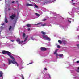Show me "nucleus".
<instances>
[{
	"mask_svg": "<svg viewBox=\"0 0 79 79\" xmlns=\"http://www.w3.org/2000/svg\"><path fill=\"white\" fill-rule=\"evenodd\" d=\"M2 54H7L8 56H9V57H10L11 59L13 60H10V59H8V63L9 64H10L11 63H12L13 64H17V66L18 67L19 65L18 63L16 62V60H15V59L13 57V56L11 55V53L9 51H7L5 50H2Z\"/></svg>",
	"mask_w": 79,
	"mask_h": 79,
	"instance_id": "obj_1",
	"label": "nucleus"
},
{
	"mask_svg": "<svg viewBox=\"0 0 79 79\" xmlns=\"http://www.w3.org/2000/svg\"><path fill=\"white\" fill-rule=\"evenodd\" d=\"M42 37L45 40H48V41H50V38L47 36V35H43Z\"/></svg>",
	"mask_w": 79,
	"mask_h": 79,
	"instance_id": "obj_2",
	"label": "nucleus"
},
{
	"mask_svg": "<svg viewBox=\"0 0 79 79\" xmlns=\"http://www.w3.org/2000/svg\"><path fill=\"white\" fill-rule=\"evenodd\" d=\"M15 17H16V14H12L11 16H10V18L12 20H13Z\"/></svg>",
	"mask_w": 79,
	"mask_h": 79,
	"instance_id": "obj_3",
	"label": "nucleus"
},
{
	"mask_svg": "<svg viewBox=\"0 0 79 79\" xmlns=\"http://www.w3.org/2000/svg\"><path fill=\"white\" fill-rule=\"evenodd\" d=\"M40 49L41 51H46L47 50V48L44 47H41L40 48Z\"/></svg>",
	"mask_w": 79,
	"mask_h": 79,
	"instance_id": "obj_4",
	"label": "nucleus"
},
{
	"mask_svg": "<svg viewBox=\"0 0 79 79\" xmlns=\"http://www.w3.org/2000/svg\"><path fill=\"white\" fill-rule=\"evenodd\" d=\"M58 50V49H56V50L54 52V55H56V57H57L58 56V54L56 53H57V51Z\"/></svg>",
	"mask_w": 79,
	"mask_h": 79,
	"instance_id": "obj_5",
	"label": "nucleus"
},
{
	"mask_svg": "<svg viewBox=\"0 0 79 79\" xmlns=\"http://www.w3.org/2000/svg\"><path fill=\"white\" fill-rule=\"evenodd\" d=\"M26 6H33V5L32 4L27 3V4H26Z\"/></svg>",
	"mask_w": 79,
	"mask_h": 79,
	"instance_id": "obj_6",
	"label": "nucleus"
},
{
	"mask_svg": "<svg viewBox=\"0 0 79 79\" xmlns=\"http://www.w3.org/2000/svg\"><path fill=\"white\" fill-rule=\"evenodd\" d=\"M3 74V73L2 71H0V77H2Z\"/></svg>",
	"mask_w": 79,
	"mask_h": 79,
	"instance_id": "obj_7",
	"label": "nucleus"
},
{
	"mask_svg": "<svg viewBox=\"0 0 79 79\" xmlns=\"http://www.w3.org/2000/svg\"><path fill=\"white\" fill-rule=\"evenodd\" d=\"M16 42H18L19 44H21V41H20V39H17L16 40Z\"/></svg>",
	"mask_w": 79,
	"mask_h": 79,
	"instance_id": "obj_8",
	"label": "nucleus"
},
{
	"mask_svg": "<svg viewBox=\"0 0 79 79\" xmlns=\"http://www.w3.org/2000/svg\"><path fill=\"white\" fill-rule=\"evenodd\" d=\"M26 26L28 27H31V25L30 24H27Z\"/></svg>",
	"mask_w": 79,
	"mask_h": 79,
	"instance_id": "obj_9",
	"label": "nucleus"
},
{
	"mask_svg": "<svg viewBox=\"0 0 79 79\" xmlns=\"http://www.w3.org/2000/svg\"><path fill=\"white\" fill-rule=\"evenodd\" d=\"M62 42H63L64 45H65L66 44V41L65 40H63Z\"/></svg>",
	"mask_w": 79,
	"mask_h": 79,
	"instance_id": "obj_10",
	"label": "nucleus"
},
{
	"mask_svg": "<svg viewBox=\"0 0 79 79\" xmlns=\"http://www.w3.org/2000/svg\"><path fill=\"white\" fill-rule=\"evenodd\" d=\"M5 23H8V20H7V19L6 18V17L5 18Z\"/></svg>",
	"mask_w": 79,
	"mask_h": 79,
	"instance_id": "obj_11",
	"label": "nucleus"
},
{
	"mask_svg": "<svg viewBox=\"0 0 79 79\" xmlns=\"http://www.w3.org/2000/svg\"><path fill=\"white\" fill-rule=\"evenodd\" d=\"M34 6L36 8H39V7L35 4Z\"/></svg>",
	"mask_w": 79,
	"mask_h": 79,
	"instance_id": "obj_12",
	"label": "nucleus"
},
{
	"mask_svg": "<svg viewBox=\"0 0 79 79\" xmlns=\"http://www.w3.org/2000/svg\"><path fill=\"white\" fill-rule=\"evenodd\" d=\"M41 33L43 35H45V34H46V33L44 31H41Z\"/></svg>",
	"mask_w": 79,
	"mask_h": 79,
	"instance_id": "obj_13",
	"label": "nucleus"
},
{
	"mask_svg": "<svg viewBox=\"0 0 79 79\" xmlns=\"http://www.w3.org/2000/svg\"><path fill=\"white\" fill-rule=\"evenodd\" d=\"M23 38H24V37H26V34H25V33H23Z\"/></svg>",
	"mask_w": 79,
	"mask_h": 79,
	"instance_id": "obj_14",
	"label": "nucleus"
},
{
	"mask_svg": "<svg viewBox=\"0 0 79 79\" xmlns=\"http://www.w3.org/2000/svg\"><path fill=\"white\" fill-rule=\"evenodd\" d=\"M63 54H61L60 55V57L61 58V57H63Z\"/></svg>",
	"mask_w": 79,
	"mask_h": 79,
	"instance_id": "obj_15",
	"label": "nucleus"
},
{
	"mask_svg": "<svg viewBox=\"0 0 79 79\" xmlns=\"http://www.w3.org/2000/svg\"><path fill=\"white\" fill-rule=\"evenodd\" d=\"M27 37H28L27 36L26 37L24 40V42H26V40H27Z\"/></svg>",
	"mask_w": 79,
	"mask_h": 79,
	"instance_id": "obj_16",
	"label": "nucleus"
},
{
	"mask_svg": "<svg viewBox=\"0 0 79 79\" xmlns=\"http://www.w3.org/2000/svg\"><path fill=\"white\" fill-rule=\"evenodd\" d=\"M60 19H64V18L61 16H60Z\"/></svg>",
	"mask_w": 79,
	"mask_h": 79,
	"instance_id": "obj_17",
	"label": "nucleus"
},
{
	"mask_svg": "<svg viewBox=\"0 0 79 79\" xmlns=\"http://www.w3.org/2000/svg\"><path fill=\"white\" fill-rule=\"evenodd\" d=\"M35 14L36 16H40V15H39V14L37 13H35Z\"/></svg>",
	"mask_w": 79,
	"mask_h": 79,
	"instance_id": "obj_18",
	"label": "nucleus"
},
{
	"mask_svg": "<svg viewBox=\"0 0 79 79\" xmlns=\"http://www.w3.org/2000/svg\"><path fill=\"white\" fill-rule=\"evenodd\" d=\"M21 77H22V79H24V76H23V75L21 74Z\"/></svg>",
	"mask_w": 79,
	"mask_h": 79,
	"instance_id": "obj_19",
	"label": "nucleus"
},
{
	"mask_svg": "<svg viewBox=\"0 0 79 79\" xmlns=\"http://www.w3.org/2000/svg\"><path fill=\"white\" fill-rule=\"evenodd\" d=\"M46 25V24L45 23H44V24H42L41 25V26H45Z\"/></svg>",
	"mask_w": 79,
	"mask_h": 79,
	"instance_id": "obj_20",
	"label": "nucleus"
},
{
	"mask_svg": "<svg viewBox=\"0 0 79 79\" xmlns=\"http://www.w3.org/2000/svg\"><path fill=\"white\" fill-rule=\"evenodd\" d=\"M42 24V23H40L37 24H36L35 25H39V24Z\"/></svg>",
	"mask_w": 79,
	"mask_h": 79,
	"instance_id": "obj_21",
	"label": "nucleus"
},
{
	"mask_svg": "<svg viewBox=\"0 0 79 79\" xmlns=\"http://www.w3.org/2000/svg\"><path fill=\"white\" fill-rule=\"evenodd\" d=\"M12 27H11V26H10V28H9V30H10V29H11Z\"/></svg>",
	"mask_w": 79,
	"mask_h": 79,
	"instance_id": "obj_22",
	"label": "nucleus"
},
{
	"mask_svg": "<svg viewBox=\"0 0 79 79\" xmlns=\"http://www.w3.org/2000/svg\"><path fill=\"white\" fill-rule=\"evenodd\" d=\"M60 43L61 44H62V41L61 40H60Z\"/></svg>",
	"mask_w": 79,
	"mask_h": 79,
	"instance_id": "obj_23",
	"label": "nucleus"
},
{
	"mask_svg": "<svg viewBox=\"0 0 79 79\" xmlns=\"http://www.w3.org/2000/svg\"><path fill=\"white\" fill-rule=\"evenodd\" d=\"M46 20H47V19H44L43 20V21H46Z\"/></svg>",
	"mask_w": 79,
	"mask_h": 79,
	"instance_id": "obj_24",
	"label": "nucleus"
},
{
	"mask_svg": "<svg viewBox=\"0 0 79 79\" xmlns=\"http://www.w3.org/2000/svg\"><path fill=\"white\" fill-rule=\"evenodd\" d=\"M32 63H33V62L30 63L28 64H27V65H29V64H32Z\"/></svg>",
	"mask_w": 79,
	"mask_h": 79,
	"instance_id": "obj_25",
	"label": "nucleus"
},
{
	"mask_svg": "<svg viewBox=\"0 0 79 79\" xmlns=\"http://www.w3.org/2000/svg\"><path fill=\"white\" fill-rule=\"evenodd\" d=\"M68 21L69 23H71V21H69V20H68Z\"/></svg>",
	"mask_w": 79,
	"mask_h": 79,
	"instance_id": "obj_26",
	"label": "nucleus"
},
{
	"mask_svg": "<svg viewBox=\"0 0 79 79\" xmlns=\"http://www.w3.org/2000/svg\"><path fill=\"white\" fill-rule=\"evenodd\" d=\"M8 10L9 11H10L11 9H10V8H8Z\"/></svg>",
	"mask_w": 79,
	"mask_h": 79,
	"instance_id": "obj_27",
	"label": "nucleus"
},
{
	"mask_svg": "<svg viewBox=\"0 0 79 79\" xmlns=\"http://www.w3.org/2000/svg\"><path fill=\"white\" fill-rule=\"evenodd\" d=\"M44 70H45V71H47V69L46 68H44Z\"/></svg>",
	"mask_w": 79,
	"mask_h": 79,
	"instance_id": "obj_28",
	"label": "nucleus"
},
{
	"mask_svg": "<svg viewBox=\"0 0 79 79\" xmlns=\"http://www.w3.org/2000/svg\"><path fill=\"white\" fill-rule=\"evenodd\" d=\"M75 4H76L75 3H72V5H75Z\"/></svg>",
	"mask_w": 79,
	"mask_h": 79,
	"instance_id": "obj_29",
	"label": "nucleus"
},
{
	"mask_svg": "<svg viewBox=\"0 0 79 79\" xmlns=\"http://www.w3.org/2000/svg\"><path fill=\"white\" fill-rule=\"evenodd\" d=\"M48 76H49V78H51V77H50V74H49Z\"/></svg>",
	"mask_w": 79,
	"mask_h": 79,
	"instance_id": "obj_30",
	"label": "nucleus"
},
{
	"mask_svg": "<svg viewBox=\"0 0 79 79\" xmlns=\"http://www.w3.org/2000/svg\"><path fill=\"white\" fill-rule=\"evenodd\" d=\"M11 3H15V1H12L11 2Z\"/></svg>",
	"mask_w": 79,
	"mask_h": 79,
	"instance_id": "obj_31",
	"label": "nucleus"
},
{
	"mask_svg": "<svg viewBox=\"0 0 79 79\" xmlns=\"http://www.w3.org/2000/svg\"><path fill=\"white\" fill-rule=\"evenodd\" d=\"M57 48H60V45H57Z\"/></svg>",
	"mask_w": 79,
	"mask_h": 79,
	"instance_id": "obj_32",
	"label": "nucleus"
},
{
	"mask_svg": "<svg viewBox=\"0 0 79 79\" xmlns=\"http://www.w3.org/2000/svg\"><path fill=\"white\" fill-rule=\"evenodd\" d=\"M79 63V61H77V63Z\"/></svg>",
	"mask_w": 79,
	"mask_h": 79,
	"instance_id": "obj_33",
	"label": "nucleus"
},
{
	"mask_svg": "<svg viewBox=\"0 0 79 79\" xmlns=\"http://www.w3.org/2000/svg\"><path fill=\"white\" fill-rule=\"evenodd\" d=\"M27 29L28 31H30L31 30V29L30 28H28Z\"/></svg>",
	"mask_w": 79,
	"mask_h": 79,
	"instance_id": "obj_34",
	"label": "nucleus"
},
{
	"mask_svg": "<svg viewBox=\"0 0 79 79\" xmlns=\"http://www.w3.org/2000/svg\"><path fill=\"white\" fill-rule=\"evenodd\" d=\"M79 67L78 68V72H79V71H79Z\"/></svg>",
	"mask_w": 79,
	"mask_h": 79,
	"instance_id": "obj_35",
	"label": "nucleus"
},
{
	"mask_svg": "<svg viewBox=\"0 0 79 79\" xmlns=\"http://www.w3.org/2000/svg\"><path fill=\"white\" fill-rule=\"evenodd\" d=\"M11 42H14V40H11Z\"/></svg>",
	"mask_w": 79,
	"mask_h": 79,
	"instance_id": "obj_36",
	"label": "nucleus"
},
{
	"mask_svg": "<svg viewBox=\"0 0 79 79\" xmlns=\"http://www.w3.org/2000/svg\"><path fill=\"white\" fill-rule=\"evenodd\" d=\"M23 41H22L21 42V43H23Z\"/></svg>",
	"mask_w": 79,
	"mask_h": 79,
	"instance_id": "obj_37",
	"label": "nucleus"
},
{
	"mask_svg": "<svg viewBox=\"0 0 79 79\" xmlns=\"http://www.w3.org/2000/svg\"><path fill=\"white\" fill-rule=\"evenodd\" d=\"M58 42L59 43H60V40H58Z\"/></svg>",
	"mask_w": 79,
	"mask_h": 79,
	"instance_id": "obj_38",
	"label": "nucleus"
},
{
	"mask_svg": "<svg viewBox=\"0 0 79 79\" xmlns=\"http://www.w3.org/2000/svg\"><path fill=\"white\" fill-rule=\"evenodd\" d=\"M31 39H32V40H33V38H31Z\"/></svg>",
	"mask_w": 79,
	"mask_h": 79,
	"instance_id": "obj_39",
	"label": "nucleus"
},
{
	"mask_svg": "<svg viewBox=\"0 0 79 79\" xmlns=\"http://www.w3.org/2000/svg\"><path fill=\"white\" fill-rule=\"evenodd\" d=\"M72 1H73L74 0H71Z\"/></svg>",
	"mask_w": 79,
	"mask_h": 79,
	"instance_id": "obj_40",
	"label": "nucleus"
},
{
	"mask_svg": "<svg viewBox=\"0 0 79 79\" xmlns=\"http://www.w3.org/2000/svg\"><path fill=\"white\" fill-rule=\"evenodd\" d=\"M22 68H20V69H22Z\"/></svg>",
	"mask_w": 79,
	"mask_h": 79,
	"instance_id": "obj_41",
	"label": "nucleus"
},
{
	"mask_svg": "<svg viewBox=\"0 0 79 79\" xmlns=\"http://www.w3.org/2000/svg\"><path fill=\"white\" fill-rule=\"evenodd\" d=\"M16 2H18V1H16Z\"/></svg>",
	"mask_w": 79,
	"mask_h": 79,
	"instance_id": "obj_42",
	"label": "nucleus"
},
{
	"mask_svg": "<svg viewBox=\"0 0 79 79\" xmlns=\"http://www.w3.org/2000/svg\"><path fill=\"white\" fill-rule=\"evenodd\" d=\"M60 48H61V46H60Z\"/></svg>",
	"mask_w": 79,
	"mask_h": 79,
	"instance_id": "obj_43",
	"label": "nucleus"
},
{
	"mask_svg": "<svg viewBox=\"0 0 79 79\" xmlns=\"http://www.w3.org/2000/svg\"><path fill=\"white\" fill-rule=\"evenodd\" d=\"M17 19H18V18L16 20H17Z\"/></svg>",
	"mask_w": 79,
	"mask_h": 79,
	"instance_id": "obj_44",
	"label": "nucleus"
},
{
	"mask_svg": "<svg viewBox=\"0 0 79 79\" xmlns=\"http://www.w3.org/2000/svg\"><path fill=\"white\" fill-rule=\"evenodd\" d=\"M0 0V1H2V0Z\"/></svg>",
	"mask_w": 79,
	"mask_h": 79,
	"instance_id": "obj_45",
	"label": "nucleus"
},
{
	"mask_svg": "<svg viewBox=\"0 0 79 79\" xmlns=\"http://www.w3.org/2000/svg\"><path fill=\"white\" fill-rule=\"evenodd\" d=\"M58 56H60V55H58Z\"/></svg>",
	"mask_w": 79,
	"mask_h": 79,
	"instance_id": "obj_46",
	"label": "nucleus"
},
{
	"mask_svg": "<svg viewBox=\"0 0 79 79\" xmlns=\"http://www.w3.org/2000/svg\"><path fill=\"white\" fill-rule=\"evenodd\" d=\"M78 37H79V36H78Z\"/></svg>",
	"mask_w": 79,
	"mask_h": 79,
	"instance_id": "obj_47",
	"label": "nucleus"
},
{
	"mask_svg": "<svg viewBox=\"0 0 79 79\" xmlns=\"http://www.w3.org/2000/svg\"><path fill=\"white\" fill-rule=\"evenodd\" d=\"M56 45H57V44H56Z\"/></svg>",
	"mask_w": 79,
	"mask_h": 79,
	"instance_id": "obj_48",
	"label": "nucleus"
},
{
	"mask_svg": "<svg viewBox=\"0 0 79 79\" xmlns=\"http://www.w3.org/2000/svg\"><path fill=\"white\" fill-rule=\"evenodd\" d=\"M2 25H3V24H2Z\"/></svg>",
	"mask_w": 79,
	"mask_h": 79,
	"instance_id": "obj_49",
	"label": "nucleus"
}]
</instances>
